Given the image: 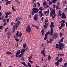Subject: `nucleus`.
<instances>
[{"instance_id":"nucleus-1","label":"nucleus","mask_w":67,"mask_h":67,"mask_svg":"<svg viewBox=\"0 0 67 67\" xmlns=\"http://www.w3.org/2000/svg\"><path fill=\"white\" fill-rule=\"evenodd\" d=\"M59 45L58 43H57L56 44V48L57 49L59 48L60 50L63 49L64 48V46H65V44L64 43H62L61 42H59Z\"/></svg>"},{"instance_id":"nucleus-2","label":"nucleus","mask_w":67,"mask_h":67,"mask_svg":"<svg viewBox=\"0 0 67 67\" xmlns=\"http://www.w3.org/2000/svg\"><path fill=\"white\" fill-rule=\"evenodd\" d=\"M50 16H52V19L56 17V14H55V11L54 9L53 8L52 11L50 12Z\"/></svg>"},{"instance_id":"nucleus-3","label":"nucleus","mask_w":67,"mask_h":67,"mask_svg":"<svg viewBox=\"0 0 67 67\" xmlns=\"http://www.w3.org/2000/svg\"><path fill=\"white\" fill-rule=\"evenodd\" d=\"M32 12H31V15L34 16L35 14L37 13H38L39 11V10L38 8H33L32 9Z\"/></svg>"},{"instance_id":"nucleus-4","label":"nucleus","mask_w":67,"mask_h":67,"mask_svg":"<svg viewBox=\"0 0 67 67\" xmlns=\"http://www.w3.org/2000/svg\"><path fill=\"white\" fill-rule=\"evenodd\" d=\"M18 24L16 23L15 24V25H14L13 26V32H14L15 31V29H17L18 28Z\"/></svg>"},{"instance_id":"nucleus-5","label":"nucleus","mask_w":67,"mask_h":67,"mask_svg":"<svg viewBox=\"0 0 67 67\" xmlns=\"http://www.w3.org/2000/svg\"><path fill=\"white\" fill-rule=\"evenodd\" d=\"M63 60V59L62 58H60V59L56 63H55V65H56V66H58L59 65V62H61Z\"/></svg>"},{"instance_id":"nucleus-6","label":"nucleus","mask_w":67,"mask_h":67,"mask_svg":"<svg viewBox=\"0 0 67 67\" xmlns=\"http://www.w3.org/2000/svg\"><path fill=\"white\" fill-rule=\"evenodd\" d=\"M31 29L30 26H29L27 27V28L26 29V31L28 33H30L31 32Z\"/></svg>"},{"instance_id":"nucleus-7","label":"nucleus","mask_w":67,"mask_h":67,"mask_svg":"<svg viewBox=\"0 0 67 67\" xmlns=\"http://www.w3.org/2000/svg\"><path fill=\"white\" fill-rule=\"evenodd\" d=\"M38 15L36 14H35L34 16V19L35 21H36L38 20Z\"/></svg>"},{"instance_id":"nucleus-8","label":"nucleus","mask_w":67,"mask_h":67,"mask_svg":"<svg viewBox=\"0 0 67 67\" xmlns=\"http://www.w3.org/2000/svg\"><path fill=\"white\" fill-rule=\"evenodd\" d=\"M21 53V51L20 50H18L16 54V57L18 58L19 57V55Z\"/></svg>"},{"instance_id":"nucleus-9","label":"nucleus","mask_w":67,"mask_h":67,"mask_svg":"<svg viewBox=\"0 0 67 67\" xmlns=\"http://www.w3.org/2000/svg\"><path fill=\"white\" fill-rule=\"evenodd\" d=\"M53 30L52 32H51V31H49L46 33V34H47L48 35L50 34V35L51 36L52 35H53Z\"/></svg>"},{"instance_id":"nucleus-10","label":"nucleus","mask_w":67,"mask_h":67,"mask_svg":"<svg viewBox=\"0 0 67 67\" xmlns=\"http://www.w3.org/2000/svg\"><path fill=\"white\" fill-rule=\"evenodd\" d=\"M58 37V35L57 33H56L54 34L53 35V39H56Z\"/></svg>"},{"instance_id":"nucleus-11","label":"nucleus","mask_w":67,"mask_h":67,"mask_svg":"<svg viewBox=\"0 0 67 67\" xmlns=\"http://www.w3.org/2000/svg\"><path fill=\"white\" fill-rule=\"evenodd\" d=\"M62 19H65L66 18V16L64 12L62 13Z\"/></svg>"},{"instance_id":"nucleus-12","label":"nucleus","mask_w":67,"mask_h":67,"mask_svg":"<svg viewBox=\"0 0 67 67\" xmlns=\"http://www.w3.org/2000/svg\"><path fill=\"white\" fill-rule=\"evenodd\" d=\"M25 51H26V49H21V53L23 54V55H24V53L25 52Z\"/></svg>"},{"instance_id":"nucleus-13","label":"nucleus","mask_w":67,"mask_h":67,"mask_svg":"<svg viewBox=\"0 0 67 67\" xmlns=\"http://www.w3.org/2000/svg\"><path fill=\"white\" fill-rule=\"evenodd\" d=\"M52 27H54V26L53 25H50V28H51V32H53V28Z\"/></svg>"},{"instance_id":"nucleus-14","label":"nucleus","mask_w":67,"mask_h":67,"mask_svg":"<svg viewBox=\"0 0 67 67\" xmlns=\"http://www.w3.org/2000/svg\"><path fill=\"white\" fill-rule=\"evenodd\" d=\"M7 37H8L7 38H10V37L11 36V34L9 32L7 33Z\"/></svg>"},{"instance_id":"nucleus-15","label":"nucleus","mask_w":67,"mask_h":67,"mask_svg":"<svg viewBox=\"0 0 67 67\" xmlns=\"http://www.w3.org/2000/svg\"><path fill=\"white\" fill-rule=\"evenodd\" d=\"M41 54L42 55H43L44 57H45L46 56V54L45 52H44V50H42V51L41 52Z\"/></svg>"},{"instance_id":"nucleus-16","label":"nucleus","mask_w":67,"mask_h":67,"mask_svg":"<svg viewBox=\"0 0 67 67\" xmlns=\"http://www.w3.org/2000/svg\"><path fill=\"white\" fill-rule=\"evenodd\" d=\"M21 64H23L24 66H25L26 67H28V66H27L25 64V63L24 62H23L22 63H21Z\"/></svg>"},{"instance_id":"nucleus-17","label":"nucleus","mask_w":67,"mask_h":67,"mask_svg":"<svg viewBox=\"0 0 67 67\" xmlns=\"http://www.w3.org/2000/svg\"><path fill=\"white\" fill-rule=\"evenodd\" d=\"M58 57H59L60 55L62 57H63L64 55L63 54L58 53Z\"/></svg>"},{"instance_id":"nucleus-18","label":"nucleus","mask_w":67,"mask_h":67,"mask_svg":"<svg viewBox=\"0 0 67 67\" xmlns=\"http://www.w3.org/2000/svg\"><path fill=\"white\" fill-rule=\"evenodd\" d=\"M12 54V53L11 52H9V51H7L6 52V54H7L8 55H11Z\"/></svg>"},{"instance_id":"nucleus-19","label":"nucleus","mask_w":67,"mask_h":67,"mask_svg":"<svg viewBox=\"0 0 67 67\" xmlns=\"http://www.w3.org/2000/svg\"><path fill=\"white\" fill-rule=\"evenodd\" d=\"M22 33L21 32H20L19 35H18V37H22Z\"/></svg>"},{"instance_id":"nucleus-20","label":"nucleus","mask_w":67,"mask_h":67,"mask_svg":"<svg viewBox=\"0 0 67 67\" xmlns=\"http://www.w3.org/2000/svg\"><path fill=\"white\" fill-rule=\"evenodd\" d=\"M47 11H45V12L47 13V14H49L50 13V11H49V9H47Z\"/></svg>"},{"instance_id":"nucleus-21","label":"nucleus","mask_w":67,"mask_h":67,"mask_svg":"<svg viewBox=\"0 0 67 67\" xmlns=\"http://www.w3.org/2000/svg\"><path fill=\"white\" fill-rule=\"evenodd\" d=\"M26 46V43H25V44H23V47L24 48H25Z\"/></svg>"},{"instance_id":"nucleus-22","label":"nucleus","mask_w":67,"mask_h":67,"mask_svg":"<svg viewBox=\"0 0 67 67\" xmlns=\"http://www.w3.org/2000/svg\"><path fill=\"white\" fill-rule=\"evenodd\" d=\"M11 3V1H8L7 2V3L6 4V5H8L9 4H10Z\"/></svg>"},{"instance_id":"nucleus-23","label":"nucleus","mask_w":67,"mask_h":67,"mask_svg":"<svg viewBox=\"0 0 67 67\" xmlns=\"http://www.w3.org/2000/svg\"><path fill=\"white\" fill-rule=\"evenodd\" d=\"M67 65V63H65L64 64V66H62V67H66Z\"/></svg>"},{"instance_id":"nucleus-24","label":"nucleus","mask_w":67,"mask_h":67,"mask_svg":"<svg viewBox=\"0 0 67 67\" xmlns=\"http://www.w3.org/2000/svg\"><path fill=\"white\" fill-rule=\"evenodd\" d=\"M12 8L13 9V10L14 11H15L16 10L14 8L13 5H12Z\"/></svg>"},{"instance_id":"nucleus-25","label":"nucleus","mask_w":67,"mask_h":67,"mask_svg":"<svg viewBox=\"0 0 67 67\" xmlns=\"http://www.w3.org/2000/svg\"><path fill=\"white\" fill-rule=\"evenodd\" d=\"M39 9L40 11H42L43 10V9L42 7H40L39 8Z\"/></svg>"},{"instance_id":"nucleus-26","label":"nucleus","mask_w":67,"mask_h":67,"mask_svg":"<svg viewBox=\"0 0 67 67\" xmlns=\"http://www.w3.org/2000/svg\"><path fill=\"white\" fill-rule=\"evenodd\" d=\"M51 58V57L50 55L48 57V60H49V61H50Z\"/></svg>"},{"instance_id":"nucleus-27","label":"nucleus","mask_w":67,"mask_h":67,"mask_svg":"<svg viewBox=\"0 0 67 67\" xmlns=\"http://www.w3.org/2000/svg\"><path fill=\"white\" fill-rule=\"evenodd\" d=\"M44 29H47V26L46 25H44Z\"/></svg>"},{"instance_id":"nucleus-28","label":"nucleus","mask_w":67,"mask_h":67,"mask_svg":"<svg viewBox=\"0 0 67 67\" xmlns=\"http://www.w3.org/2000/svg\"><path fill=\"white\" fill-rule=\"evenodd\" d=\"M44 15V14H42V13L41 14L39 15V16L40 17H42V16H43Z\"/></svg>"},{"instance_id":"nucleus-29","label":"nucleus","mask_w":67,"mask_h":67,"mask_svg":"<svg viewBox=\"0 0 67 67\" xmlns=\"http://www.w3.org/2000/svg\"><path fill=\"white\" fill-rule=\"evenodd\" d=\"M28 66L29 67H31V65L30 64V63H28Z\"/></svg>"},{"instance_id":"nucleus-30","label":"nucleus","mask_w":67,"mask_h":67,"mask_svg":"<svg viewBox=\"0 0 67 67\" xmlns=\"http://www.w3.org/2000/svg\"><path fill=\"white\" fill-rule=\"evenodd\" d=\"M43 5L44 6L46 5V1H44L43 2Z\"/></svg>"},{"instance_id":"nucleus-31","label":"nucleus","mask_w":67,"mask_h":67,"mask_svg":"<svg viewBox=\"0 0 67 67\" xmlns=\"http://www.w3.org/2000/svg\"><path fill=\"white\" fill-rule=\"evenodd\" d=\"M65 25L64 24H63V23H62L61 24V26L63 27Z\"/></svg>"},{"instance_id":"nucleus-32","label":"nucleus","mask_w":67,"mask_h":67,"mask_svg":"<svg viewBox=\"0 0 67 67\" xmlns=\"http://www.w3.org/2000/svg\"><path fill=\"white\" fill-rule=\"evenodd\" d=\"M29 62H30V63L31 64H32L33 63V62L31 60H29Z\"/></svg>"},{"instance_id":"nucleus-33","label":"nucleus","mask_w":67,"mask_h":67,"mask_svg":"<svg viewBox=\"0 0 67 67\" xmlns=\"http://www.w3.org/2000/svg\"><path fill=\"white\" fill-rule=\"evenodd\" d=\"M23 55V54L21 53L20 54V55L19 57H18V58H20V57H21V55Z\"/></svg>"},{"instance_id":"nucleus-34","label":"nucleus","mask_w":67,"mask_h":67,"mask_svg":"<svg viewBox=\"0 0 67 67\" xmlns=\"http://www.w3.org/2000/svg\"><path fill=\"white\" fill-rule=\"evenodd\" d=\"M3 26L2 25H1L0 26V29H2Z\"/></svg>"},{"instance_id":"nucleus-35","label":"nucleus","mask_w":67,"mask_h":67,"mask_svg":"<svg viewBox=\"0 0 67 67\" xmlns=\"http://www.w3.org/2000/svg\"><path fill=\"white\" fill-rule=\"evenodd\" d=\"M33 7L34 8H36V3H34V5L33 6Z\"/></svg>"},{"instance_id":"nucleus-36","label":"nucleus","mask_w":67,"mask_h":67,"mask_svg":"<svg viewBox=\"0 0 67 67\" xmlns=\"http://www.w3.org/2000/svg\"><path fill=\"white\" fill-rule=\"evenodd\" d=\"M17 23L18 24V25L19 26V25H20V21H18Z\"/></svg>"},{"instance_id":"nucleus-37","label":"nucleus","mask_w":67,"mask_h":67,"mask_svg":"<svg viewBox=\"0 0 67 67\" xmlns=\"http://www.w3.org/2000/svg\"><path fill=\"white\" fill-rule=\"evenodd\" d=\"M5 15H9V12H7V13H5Z\"/></svg>"},{"instance_id":"nucleus-38","label":"nucleus","mask_w":67,"mask_h":67,"mask_svg":"<svg viewBox=\"0 0 67 67\" xmlns=\"http://www.w3.org/2000/svg\"><path fill=\"white\" fill-rule=\"evenodd\" d=\"M19 33V31H18L17 33H16V36H18L19 35H18Z\"/></svg>"},{"instance_id":"nucleus-39","label":"nucleus","mask_w":67,"mask_h":67,"mask_svg":"<svg viewBox=\"0 0 67 67\" xmlns=\"http://www.w3.org/2000/svg\"><path fill=\"white\" fill-rule=\"evenodd\" d=\"M61 22L62 23H65V21L64 20H62Z\"/></svg>"},{"instance_id":"nucleus-40","label":"nucleus","mask_w":67,"mask_h":67,"mask_svg":"<svg viewBox=\"0 0 67 67\" xmlns=\"http://www.w3.org/2000/svg\"><path fill=\"white\" fill-rule=\"evenodd\" d=\"M14 24V23L13 22H12L11 23V26H12Z\"/></svg>"},{"instance_id":"nucleus-41","label":"nucleus","mask_w":67,"mask_h":67,"mask_svg":"<svg viewBox=\"0 0 67 67\" xmlns=\"http://www.w3.org/2000/svg\"><path fill=\"white\" fill-rule=\"evenodd\" d=\"M38 13L40 14H42V11H40L38 12Z\"/></svg>"},{"instance_id":"nucleus-42","label":"nucleus","mask_w":67,"mask_h":67,"mask_svg":"<svg viewBox=\"0 0 67 67\" xmlns=\"http://www.w3.org/2000/svg\"><path fill=\"white\" fill-rule=\"evenodd\" d=\"M15 41H17V42H18L19 41V39H18V38L15 39Z\"/></svg>"},{"instance_id":"nucleus-43","label":"nucleus","mask_w":67,"mask_h":67,"mask_svg":"<svg viewBox=\"0 0 67 67\" xmlns=\"http://www.w3.org/2000/svg\"><path fill=\"white\" fill-rule=\"evenodd\" d=\"M8 29V27L6 28L5 29V32H7V30Z\"/></svg>"},{"instance_id":"nucleus-44","label":"nucleus","mask_w":67,"mask_h":67,"mask_svg":"<svg viewBox=\"0 0 67 67\" xmlns=\"http://www.w3.org/2000/svg\"><path fill=\"white\" fill-rule=\"evenodd\" d=\"M56 1H54V0H53L52 1V3H54L55 2H56Z\"/></svg>"},{"instance_id":"nucleus-45","label":"nucleus","mask_w":67,"mask_h":67,"mask_svg":"<svg viewBox=\"0 0 67 67\" xmlns=\"http://www.w3.org/2000/svg\"><path fill=\"white\" fill-rule=\"evenodd\" d=\"M3 21L4 22H6V20L5 18H4V19L3 20Z\"/></svg>"},{"instance_id":"nucleus-46","label":"nucleus","mask_w":67,"mask_h":67,"mask_svg":"<svg viewBox=\"0 0 67 67\" xmlns=\"http://www.w3.org/2000/svg\"><path fill=\"white\" fill-rule=\"evenodd\" d=\"M2 18V20L3 18H4V16L3 15H2V16L1 17Z\"/></svg>"},{"instance_id":"nucleus-47","label":"nucleus","mask_w":67,"mask_h":67,"mask_svg":"<svg viewBox=\"0 0 67 67\" xmlns=\"http://www.w3.org/2000/svg\"><path fill=\"white\" fill-rule=\"evenodd\" d=\"M54 25V24L53 22H51V24L50 25Z\"/></svg>"},{"instance_id":"nucleus-48","label":"nucleus","mask_w":67,"mask_h":67,"mask_svg":"<svg viewBox=\"0 0 67 67\" xmlns=\"http://www.w3.org/2000/svg\"><path fill=\"white\" fill-rule=\"evenodd\" d=\"M55 59L56 61H58V57H56Z\"/></svg>"},{"instance_id":"nucleus-49","label":"nucleus","mask_w":67,"mask_h":67,"mask_svg":"<svg viewBox=\"0 0 67 67\" xmlns=\"http://www.w3.org/2000/svg\"><path fill=\"white\" fill-rule=\"evenodd\" d=\"M49 4H50V5H51L52 4V3L50 1H49Z\"/></svg>"},{"instance_id":"nucleus-50","label":"nucleus","mask_w":67,"mask_h":67,"mask_svg":"<svg viewBox=\"0 0 67 67\" xmlns=\"http://www.w3.org/2000/svg\"><path fill=\"white\" fill-rule=\"evenodd\" d=\"M7 23H8L9 21V19H7Z\"/></svg>"},{"instance_id":"nucleus-51","label":"nucleus","mask_w":67,"mask_h":67,"mask_svg":"<svg viewBox=\"0 0 67 67\" xmlns=\"http://www.w3.org/2000/svg\"><path fill=\"white\" fill-rule=\"evenodd\" d=\"M47 39V37H45L44 38V40H46Z\"/></svg>"},{"instance_id":"nucleus-52","label":"nucleus","mask_w":67,"mask_h":67,"mask_svg":"<svg viewBox=\"0 0 67 67\" xmlns=\"http://www.w3.org/2000/svg\"><path fill=\"white\" fill-rule=\"evenodd\" d=\"M49 41H50L52 42L53 41V39H50V40H49Z\"/></svg>"},{"instance_id":"nucleus-53","label":"nucleus","mask_w":67,"mask_h":67,"mask_svg":"<svg viewBox=\"0 0 67 67\" xmlns=\"http://www.w3.org/2000/svg\"><path fill=\"white\" fill-rule=\"evenodd\" d=\"M36 28L37 29H38L39 28L37 26H35Z\"/></svg>"},{"instance_id":"nucleus-54","label":"nucleus","mask_w":67,"mask_h":67,"mask_svg":"<svg viewBox=\"0 0 67 67\" xmlns=\"http://www.w3.org/2000/svg\"><path fill=\"white\" fill-rule=\"evenodd\" d=\"M48 34H47L46 33V34H45V37H47V36H48Z\"/></svg>"},{"instance_id":"nucleus-55","label":"nucleus","mask_w":67,"mask_h":67,"mask_svg":"<svg viewBox=\"0 0 67 67\" xmlns=\"http://www.w3.org/2000/svg\"><path fill=\"white\" fill-rule=\"evenodd\" d=\"M59 34L60 35V36H61L62 35V33H61V32H60L59 33Z\"/></svg>"},{"instance_id":"nucleus-56","label":"nucleus","mask_w":67,"mask_h":67,"mask_svg":"<svg viewBox=\"0 0 67 67\" xmlns=\"http://www.w3.org/2000/svg\"><path fill=\"white\" fill-rule=\"evenodd\" d=\"M44 29H43L42 30V31H41L42 33H44Z\"/></svg>"},{"instance_id":"nucleus-57","label":"nucleus","mask_w":67,"mask_h":67,"mask_svg":"<svg viewBox=\"0 0 67 67\" xmlns=\"http://www.w3.org/2000/svg\"><path fill=\"white\" fill-rule=\"evenodd\" d=\"M8 17V15H6L5 16V18H7Z\"/></svg>"},{"instance_id":"nucleus-58","label":"nucleus","mask_w":67,"mask_h":67,"mask_svg":"<svg viewBox=\"0 0 67 67\" xmlns=\"http://www.w3.org/2000/svg\"><path fill=\"white\" fill-rule=\"evenodd\" d=\"M18 36H17L16 35V36H15L14 37L15 38H17V37Z\"/></svg>"},{"instance_id":"nucleus-59","label":"nucleus","mask_w":67,"mask_h":67,"mask_svg":"<svg viewBox=\"0 0 67 67\" xmlns=\"http://www.w3.org/2000/svg\"><path fill=\"white\" fill-rule=\"evenodd\" d=\"M7 23H4V24H3V26H5V25H6Z\"/></svg>"},{"instance_id":"nucleus-60","label":"nucleus","mask_w":67,"mask_h":67,"mask_svg":"<svg viewBox=\"0 0 67 67\" xmlns=\"http://www.w3.org/2000/svg\"><path fill=\"white\" fill-rule=\"evenodd\" d=\"M48 20H46L45 21V23H48Z\"/></svg>"},{"instance_id":"nucleus-61","label":"nucleus","mask_w":67,"mask_h":67,"mask_svg":"<svg viewBox=\"0 0 67 67\" xmlns=\"http://www.w3.org/2000/svg\"><path fill=\"white\" fill-rule=\"evenodd\" d=\"M32 58V57H30L29 59H29H31Z\"/></svg>"},{"instance_id":"nucleus-62","label":"nucleus","mask_w":67,"mask_h":67,"mask_svg":"<svg viewBox=\"0 0 67 67\" xmlns=\"http://www.w3.org/2000/svg\"><path fill=\"white\" fill-rule=\"evenodd\" d=\"M31 26H32V27H35V26L34 25L32 24H31Z\"/></svg>"},{"instance_id":"nucleus-63","label":"nucleus","mask_w":67,"mask_h":67,"mask_svg":"<svg viewBox=\"0 0 67 67\" xmlns=\"http://www.w3.org/2000/svg\"><path fill=\"white\" fill-rule=\"evenodd\" d=\"M62 26H60L59 27V29H62Z\"/></svg>"},{"instance_id":"nucleus-64","label":"nucleus","mask_w":67,"mask_h":67,"mask_svg":"<svg viewBox=\"0 0 67 67\" xmlns=\"http://www.w3.org/2000/svg\"><path fill=\"white\" fill-rule=\"evenodd\" d=\"M58 8H59V7L58 6H56V9H58Z\"/></svg>"}]
</instances>
